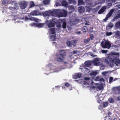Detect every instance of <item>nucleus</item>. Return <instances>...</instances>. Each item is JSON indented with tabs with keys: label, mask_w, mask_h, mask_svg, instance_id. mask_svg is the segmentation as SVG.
<instances>
[{
	"label": "nucleus",
	"mask_w": 120,
	"mask_h": 120,
	"mask_svg": "<svg viewBox=\"0 0 120 120\" xmlns=\"http://www.w3.org/2000/svg\"><path fill=\"white\" fill-rule=\"evenodd\" d=\"M66 56L65 51L64 50H61L59 52V53L56 55L55 60L57 62H63L64 64L67 65L68 64V63L67 62L64 61Z\"/></svg>",
	"instance_id": "obj_1"
},
{
	"label": "nucleus",
	"mask_w": 120,
	"mask_h": 120,
	"mask_svg": "<svg viewBox=\"0 0 120 120\" xmlns=\"http://www.w3.org/2000/svg\"><path fill=\"white\" fill-rule=\"evenodd\" d=\"M101 45L103 48L110 49L111 46V44L108 41H105V42L102 41L101 43Z\"/></svg>",
	"instance_id": "obj_2"
},
{
	"label": "nucleus",
	"mask_w": 120,
	"mask_h": 120,
	"mask_svg": "<svg viewBox=\"0 0 120 120\" xmlns=\"http://www.w3.org/2000/svg\"><path fill=\"white\" fill-rule=\"evenodd\" d=\"M116 54L111 55L113 57L112 58V61L116 66H118L120 64V61L119 58L115 56Z\"/></svg>",
	"instance_id": "obj_3"
},
{
	"label": "nucleus",
	"mask_w": 120,
	"mask_h": 120,
	"mask_svg": "<svg viewBox=\"0 0 120 120\" xmlns=\"http://www.w3.org/2000/svg\"><path fill=\"white\" fill-rule=\"evenodd\" d=\"M46 23L49 28L55 26V22L53 19L49 20H47L46 21Z\"/></svg>",
	"instance_id": "obj_4"
},
{
	"label": "nucleus",
	"mask_w": 120,
	"mask_h": 120,
	"mask_svg": "<svg viewBox=\"0 0 120 120\" xmlns=\"http://www.w3.org/2000/svg\"><path fill=\"white\" fill-rule=\"evenodd\" d=\"M112 56L109 55L107 57H106L105 62L108 64H109V65L111 67H113L114 66L113 64L111 65V63L112 62V58L113 57Z\"/></svg>",
	"instance_id": "obj_5"
},
{
	"label": "nucleus",
	"mask_w": 120,
	"mask_h": 120,
	"mask_svg": "<svg viewBox=\"0 0 120 120\" xmlns=\"http://www.w3.org/2000/svg\"><path fill=\"white\" fill-rule=\"evenodd\" d=\"M92 62L94 65L96 66H101L102 64H100V60L97 58H95Z\"/></svg>",
	"instance_id": "obj_6"
},
{
	"label": "nucleus",
	"mask_w": 120,
	"mask_h": 120,
	"mask_svg": "<svg viewBox=\"0 0 120 120\" xmlns=\"http://www.w3.org/2000/svg\"><path fill=\"white\" fill-rule=\"evenodd\" d=\"M27 5V3L25 1H22L20 3V7L22 9H25Z\"/></svg>",
	"instance_id": "obj_7"
},
{
	"label": "nucleus",
	"mask_w": 120,
	"mask_h": 120,
	"mask_svg": "<svg viewBox=\"0 0 120 120\" xmlns=\"http://www.w3.org/2000/svg\"><path fill=\"white\" fill-rule=\"evenodd\" d=\"M19 7L18 5H16L14 7H10L9 8L11 10V11L12 13H16V11L19 9Z\"/></svg>",
	"instance_id": "obj_8"
},
{
	"label": "nucleus",
	"mask_w": 120,
	"mask_h": 120,
	"mask_svg": "<svg viewBox=\"0 0 120 120\" xmlns=\"http://www.w3.org/2000/svg\"><path fill=\"white\" fill-rule=\"evenodd\" d=\"M99 4L97 2L93 1L88 4L87 5L91 7H94Z\"/></svg>",
	"instance_id": "obj_9"
},
{
	"label": "nucleus",
	"mask_w": 120,
	"mask_h": 120,
	"mask_svg": "<svg viewBox=\"0 0 120 120\" xmlns=\"http://www.w3.org/2000/svg\"><path fill=\"white\" fill-rule=\"evenodd\" d=\"M95 84V86H93V87L94 88H98L99 89L101 90L103 88V85L101 84H99L98 83H94Z\"/></svg>",
	"instance_id": "obj_10"
},
{
	"label": "nucleus",
	"mask_w": 120,
	"mask_h": 120,
	"mask_svg": "<svg viewBox=\"0 0 120 120\" xmlns=\"http://www.w3.org/2000/svg\"><path fill=\"white\" fill-rule=\"evenodd\" d=\"M82 74L81 73H76L74 76L75 79H76L81 78L82 76Z\"/></svg>",
	"instance_id": "obj_11"
},
{
	"label": "nucleus",
	"mask_w": 120,
	"mask_h": 120,
	"mask_svg": "<svg viewBox=\"0 0 120 120\" xmlns=\"http://www.w3.org/2000/svg\"><path fill=\"white\" fill-rule=\"evenodd\" d=\"M106 8L107 7L106 6H103L98 11V14H100L102 13L105 11Z\"/></svg>",
	"instance_id": "obj_12"
},
{
	"label": "nucleus",
	"mask_w": 120,
	"mask_h": 120,
	"mask_svg": "<svg viewBox=\"0 0 120 120\" xmlns=\"http://www.w3.org/2000/svg\"><path fill=\"white\" fill-rule=\"evenodd\" d=\"M78 10L80 13H82L84 12L85 11V8L83 6H81L78 8Z\"/></svg>",
	"instance_id": "obj_13"
},
{
	"label": "nucleus",
	"mask_w": 120,
	"mask_h": 120,
	"mask_svg": "<svg viewBox=\"0 0 120 120\" xmlns=\"http://www.w3.org/2000/svg\"><path fill=\"white\" fill-rule=\"evenodd\" d=\"M114 11V9H111L109 12L107 14L106 16L109 18L112 15Z\"/></svg>",
	"instance_id": "obj_14"
},
{
	"label": "nucleus",
	"mask_w": 120,
	"mask_h": 120,
	"mask_svg": "<svg viewBox=\"0 0 120 120\" xmlns=\"http://www.w3.org/2000/svg\"><path fill=\"white\" fill-rule=\"evenodd\" d=\"M61 22H63L62 25V27L63 29H65L66 27V23L65 19H63L61 20Z\"/></svg>",
	"instance_id": "obj_15"
},
{
	"label": "nucleus",
	"mask_w": 120,
	"mask_h": 120,
	"mask_svg": "<svg viewBox=\"0 0 120 120\" xmlns=\"http://www.w3.org/2000/svg\"><path fill=\"white\" fill-rule=\"evenodd\" d=\"M84 64L86 67H89L91 65V63L90 61H88L85 62Z\"/></svg>",
	"instance_id": "obj_16"
},
{
	"label": "nucleus",
	"mask_w": 120,
	"mask_h": 120,
	"mask_svg": "<svg viewBox=\"0 0 120 120\" xmlns=\"http://www.w3.org/2000/svg\"><path fill=\"white\" fill-rule=\"evenodd\" d=\"M85 3L82 0H78V5H84Z\"/></svg>",
	"instance_id": "obj_17"
},
{
	"label": "nucleus",
	"mask_w": 120,
	"mask_h": 120,
	"mask_svg": "<svg viewBox=\"0 0 120 120\" xmlns=\"http://www.w3.org/2000/svg\"><path fill=\"white\" fill-rule=\"evenodd\" d=\"M30 14L33 16H36L38 15V11L36 10L33 11L32 12H31Z\"/></svg>",
	"instance_id": "obj_18"
},
{
	"label": "nucleus",
	"mask_w": 120,
	"mask_h": 120,
	"mask_svg": "<svg viewBox=\"0 0 120 120\" xmlns=\"http://www.w3.org/2000/svg\"><path fill=\"white\" fill-rule=\"evenodd\" d=\"M115 26L116 28L120 29V21L116 22L115 24Z\"/></svg>",
	"instance_id": "obj_19"
},
{
	"label": "nucleus",
	"mask_w": 120,
	"mask_h": 120,
	"mask_svg": "<svg viewBox=\"0 0 120 120\" xmlns=\"http://www.w3.org/2000/svg\"><path fill=\"white\" fill-rule=\"evenodd\" d=\"M98 74V72L96 71H92L90 73V76L96 75Z\"/></svg>",
	"instance_id": "obj_20"
},
{
	"label": "nucleus",
	"mask_w": 120,
	"mask_h": 120,
	"mask_svg": "<svg viewBox=\"0 0 120 120\" xmlns=\"http://www.w3.org/2000/svg\"><path fill=\"white\" fill-rule=\"evenodd\" d=\"M86 8V11L87 12H90L91 10V8L88 6L86 5L85 6Z\"/></svg>",
	"instance_id": "obj_21"
},
{
	"label": "nucleus",
	"mask_w": 120,
	"mask_h": 120,
	"mask_svg": "<svg viewBox=\"0 0 120 120\" xmlns=\"http://www.w3.org/2000/svg\"><path fill=\"white\" fill-rule=\"evenodd\" d=\"M101 6H97L96 7L94 8L93 9V11L94 12H96L100 8Z\"/></svg>",
	"instance_id": "obj_22"
},
{
	"label": "nucleus",
	"mask_w": 120,
	"mask_h": 120,
	"mask_svg": "<svg viewBox=\"0 0 120 120\" xmlns=\"http://www.w3.org/2000/svg\"><path fill=\"white\" fill-rule=\"evenodd\" d=\"M36 26L38 28H42L44 26V23H37Z\"/></svg>",
	"instance_id": "obj_23"
},
{
	"label": "nucleus",
	"mask_w": 120,
	"mask_h": 120,
	"mask_svg": "<svg viewBox=\"0 0 120 120\" xmlns=\"http://www.w3.org/2000/svg\"><path fill=\"white\" fill-rule=\"evenodd\" d=\"M67 46L69 47H72V45H73V44L70 41H68L66 42Z\"/></svg>",
	"instance_id": "obj_24"
},
{
	"label": "nucleus",
	"mask_w": 120,
	"mask_h": 120,
	"mask_svg": "<svg viewBox=\"0 0 120 120\" xmlns=\"http://www.w3.org/2000/svg\"><path fill=\"white\" fill-rule=\"evenodd\" d=\"M89 83L87 82L86 81H85L83 82V86L84 87H87L89 86Z\"/></svg>",
	"instance_id": "obj_25"
},
{
	"label": "nucleus",
	"mask_w": 120,
	"mask_h": 120,
	"mask_svg": "<svg viewBox=\"0 0 120 120\" xmlns=\"http://www.w3.org/2000/svg\"><path fill=\"white\" fill-rule=\"evenodd\" d=\"M50 38L51 40L54 41L56 39V36L55 35H52L50 36Z\"/></svg>",
	"instance_id": "obj_26"
},
{
	"label": "nucleus",
	"mask_w": 120,
	"mask_h": 120,
	"mask_svg": "<svg viewBox=\"0 0 120 120\" xmlns=\"http://www.w3.org/2000/svg\"><path fill=\"white\" fill-rule=\"evenodd\" d=\"M82 29L83 31L86 32L87 31L88 29L86 26H84L82 28Z\"/></svg>",
	"instance_id": "obj_27"
},
{
	"label": "nucleus",
	"mask_w": 120,
	"mask_h": 120,
	"mask_svg": "<svg viewBox=\"0 0 120 120\" xmlns=\"http://www.w3.org/2000/svg\"><path fill=\"white\" fill-rule=\"evenodd\" d=\"M50 31L52 34H54L55 33V30L54 28H51L50 29Z\"/></svg>",
	"instance_id": "obj_28"
},
{
	"label": "nucleus",
	"mask_w": 120,
	"mask_h": 120,
	"mask_svg": "<svg viewBox=\"0 0 120 120\" xmlns=\"http://www.w3.org/2000/svg\"><path fill=\"white\" fill-rule=\"evenodd\" d=\"M43 15L44 16L46 17L49 16V12L47 11H45L43 13Z\"/></svg>",
	"instance_id": "obj_29"
},
{
	"label": "nucleus",
	"mask_w": 120,
	"mask_h": 120,
	"mask_svg": "<svg viewBox=\"0 0 120 120\" xmlns=\"http://www.w3.org/2000/svg\"><path fill=\"white\" fill-rule=\"evenodd\" d=\"M61 4L63 6L66 7L68 5V3L67 2L65 1H64L62 2Z\"/></svg>",
	"instance_id": "obj_30"
},
{
	"label": "nucleus",
	"mask_w": 120,
	"mask_h": 120,
	"mask_svg": "<svg viewBox=\"0 0 120 120\" xmlns=\"http://www.w3.org/2000/svg\"><path fill=\"white\" fill-rule=\"evenodd\" d=\"M50 3L49 0H44L43 1V3L45 5L48 4Z\"/></svg>",
	"instance_id": "obj_31"
},
{
	"label": "nucleus",
	"mask_w": 120,
	"mask_h": 120,
	"mask_svg": "<svg viewBox=\"0 0 120 120\" xmlns=\"http://www.w3.org/2000/svg\"><path fill=\"white\" fill-rule=\"evenodd\" d=\"M30 8H32L33 7L35 6V4L33 1H31L30 2Z\"/></svg>",
	"instance_id": "obj_32"
},
{
	"label": "nucleus",
	"mask_w": 120,
	"mask_h": 120,
	"mask_svg": "<svg viewBox=\"0 0 120 120\" xmlns=\"http://www.w3.org/2000/svg\"><path fill=\"white\" fill-rule=\"evenodd\" d=\"M62 15L63 17H65L67 15V12L66 11H64L63 12H62Z\"/></svg>",
	"instance_id": "obj_33"
},
{
	"label": "nucleus",
	"mask_w": 120,
	"mask_h": 120,
	"mask_svg": "<svg viewBox=\"0 0 120 120\" xmlns=\"http://www.w3.org/2000/svg\"><path fill=\"white\" fill-rule=\"evenodd\" d=\"M102 104H103V106L105 108L108 105V102H105L103 103Z\"/></svg>",
	"instance_id": "obj_34"
},
{
	"label": "nucleus",
	"mask_w": 120,
	"mask_h": 120,
	"mask_svg": "<svg viewBox=\"0 0 120 120\" xmlns=\"http://www.w3.org/2000/svg\"><path fill=\"white\" fill-rule=\"evenodd\" d=\"M101 79L103 80H104L103 78H102ZM94 80L96 81H98L100 80H101V79H100L99 77V76H97L94 79Z\"/></svg>",
	"instance_id": "obj_35"
},
{
	"label": "nucleus",
	"mask_w": 120,
	"mask_h": 120,
	"mask_svg": "<svg viewBox=\"0 0 120 120\" xmlns=\"http://www.w3.org/2000/svg\"><path fill=\"white\" fill-rule=\"evenodd\" d=\"M113 26V24L112 22L109 23L108 24V26L110 28H112Z\"/></svg>",
	"instance_id": "obj_36"
},
{
	"label": "nucleus",
	"mask_w": 120,
	"mask_h": 120,
	"mask_svg": "<svg viewBox=\"0 0 120 120\" xmlns=\"http://www.w3.org/2000/svg\"><path fill=\"white\" fill-rule=\"evenodd\" d=\"M69 4H75L76 2L75 0H68Z\"/></svg>",
	"instance_id": "obj_37"
},
{
	"label": "nucleus",
	"mask_w": 120,
	"mask_h": 120,
	"mask_svg": "<svg viewBox=\"0 0 120 120\" xmlns=\"http://www.w3.org/2000/svg\"><path fill=\"white\" fill-rule=\"evenodd\" d=\"M90 41V38H88L87 39H84V41L85 43H86L89 42Z\"/></svg>",
	"instance_id": "obj_38"
},
{
	"label": "nucleus",
	"mask_w": 120,
	"mask_h": 120,
	"mask_svg": "<svg viewBox=\"0 0 120 120\" xmlns=\"http://www.w3.org/2000/svg\"><path fill=\"white\" fill-rule=\"evenodd\" d=\"M108 100L110 103H113L114 102V101L112 98H110Z\"/></svg>",
	"instance_id": "obj_39"
},
{
	"label": "nucleus",
	"mask_w": 120,
	"mask_h": 120,
	"mask_svg": "<svg viewBox=\"0 0 120 120\" xmlns=\"http://www.w3.org/2000/svg\"><path fill=\"white\" fill-rule=\"evenodd\" d=\"M105 120H112V118L110 116L105 117Z\"/></svg>",
	"instance_id": "obj_40"
},
{
	"label": "nucleus",
	"mask_w": 120,
	"mask_h": 120,
	"mask_svg": "<svg viewBox=\"0 0 120 120\" xmlns=\"http://www.w3.org/2000/svg\"><path fill=\"white\" fill-rule=\"evenodd\" d=\"M65 86L67 87H69L70 86H71L70 84L68 82H66L65 84Z\"/></svg>",
	"instance_id": "obj_41"
},
{
	"label": "nucleus",
	"mask_w": 120,
	"mask_h": 120,
	"mask_svg": "<svg viewBox=\"0 0 120 120\" xmlns=\"http://www.w3.org/2000/svg\"><path fill=\"white\" fill-rule=\"evenodd\" d=\"M115 34L118 36H120V30L117 31Z\"/></svg>",
	"instance_id": "obj_42"
},
{
	"label": "nucleus",
	"mask_w": 120,
	"mask_h": 120,
	"mask_svg": "<svg viewBox=\"0 0 120 120\" xmlns=\"http://www.w3.org/2000/svg\"><path fill=\"white\" fill-rule=\"evenodd\" d=\"M85 69V71L86 73H89L90 71V70L88 68H84Z\"/></svg>",
	"instance_id": "obj_43"
},
{
	"label": "nucleus",
	"mask_w": 120,
	"mask_h": 120,
	"mask_svg": "<svg viewBox=\"0 0 120 120\" xmlns=\"http://www.w3.org/2000/svg\"><path fill=\"white\" fill-rule=\"evenodd\" d=\"M112 33L111 32H107L106 33V35L107 36H109L112 34Z\"/></svg>",
	"instance_id": "obj_44"
},
{
	"label": "nucleus",
	"mask_w": 120,
	"mask_h": 120,
	"mask_svg": "<svg viewBox=\"0 0 120 120\" xmlns=\"http://www.w3.org/2000/svg\"><path fill=\"white\" fill-rule=\"evenodd\" d=\"M113 78L112 77H110L109 79V83H111L113 81Z\"/></svg>",
	"instance_id": "obj_45"
},
{
	"label": "nucleus",
	"mask_w": 120,
	"mask_h": 120,
	"mask_svg": "<svg viewBox=\"0 0 120 120\" xmlns=\"http://www.w3.org/2000/svg\"><path fill=\"white\" fill-rule=\"evenodd\" d=\"M37 23H35L33 22L32 23H31L30 24V25L32 26H34V27L36 26Z\"/></svg>",
	"instance_id": "obj_46"
},
{
	"label": "nucleus",
	"mask_w": 120,
	"mask_h": 120,
	"mask_svg": "<svg viewBox=\"0 0 120 120\" xmlns=\"http://www.w3.org/2000/svg\"><path fill=\"white\" fill-rule=\"evenodd\" d=\"M101 66L100 67V69L101 70H103L105 69V66L104 65H101Z\"/></svg>",
	"instance_id": "obj_47"
},
{
	"label": "nucleus",
	"mask_w": 120,
	"mask_h": 120,
	"mask_svg": "<svg viewBox=\"0 0 120 120\" xmlns=\"http://www.w3.org/2000/svg\"><path fill=\"white\" fill-rule=\"evenodd\" d=\"M82 21V22H86V18H82L81 19Z\"/></svg>",
	"instance_id": "obj_48"
},
{
	"label": "nucleus",
	"mask_w": 120,
	"mask_h": 120,
	"mask_svg": "<svg viewBox=\"0 0 120 120\" xmlns=\"http://www.w3.org/2000/svg\"><path fill=\"white\" fill-rule=\"evenodd\" d=\"M119 18H118V16L117 15L115 17H114L113 18V21H115L116 20L119 19Z\"/></svg>",
	"instance_id": "obj_49"
},
{
	"label": "nucleus",
	"mask_w": 120,
	"mask_h": 120,
	"mask_svg": "<svg viewBox=\"0 0 120 120\" xmlns=\"http://www.w3.org/2000/svg\"><path fill=\"white\" fill-rule=\"evenodd\" d=\"M7 3V2L6 0H3L2 1V4H3L5 5Z\"/></svg>",
	"instance_id": "obj_50"
},
{
	"label": "nucleus",
	"mask_w": 120,
	"mask_h": 120,
	"mask_svg": "<svg viewBox=\"0 0 120 120\" xmlns=\"http://www.w3.org/2000/svg\"><path fill=\"white\" fill-rule=\"evenodd\" d=\"M58 16L60 17H63V15H62V12H59L58 14Z\"/></svg>",
	"instance_id": "obj_51"
},
{
	"label": "nucleus",
	"mask_w": 120,
	"mask_h": 120,
	"mask_svg": "<svg viewBox=\"0 0 120 120\" xmlns=\"http://www.w3.org/2000/svg\"><path fill=\"white\" fill-rule=\"evenodd\" d=\"M24 19L26 21L29 19V18L27 17H25V18H23V19Z\"/></svg>",
	"instance_id": "obj_52"
},
{
	"label": "nucleus",
	"mask_w": 120,
	"mask_h": 120,
	"mask_svg": "<svg viewBox=\"0 0 120 120\" xmlns=\"http://www.w3.org/2000/svg\"><path fill=\"white\" fill-rule=\"evenodd\" d=\"M94 36L93 34H91L90 35V38L91 40H92L94 38Z\"/></svg>",
	"instance_id": "obj_53"
},
{
	"label": "nucleus",
	"mask_w": 120,
	"mask_h": 120,
	"mask_svg": "<svg viewBox=\"0 0 120 120\" xmlns=\"http://www.w3.org/2000/svg\"><path fill=\"white\" fill-rule=\"evenodd\" d=\"M84 79L86 80H88L90 79V78L88 77H85Z\"/></svg>",
	"instance_id": "obj_54"
},
{
	"label": "nucleus",
	"mask_w": 120,
	"mask_h": 120,
	"mask_svg": "<svg viewBox=\"0 0 120 120\" xmlns=\"http://www.w3.org/2000/svg\"><path fill=\"white\" fill-rule=\"evenodd\" d=\"M107 52L106 50H103L102 51V53H106Z\"/></svg>",
	"instance_id": "obj_55"
},
{
	"label": "nucleus",
	"mask_w": 120,
	"mask_h": 120,
	"mask_svg": "<svg viewBox=\"0 0 120 120\" xmlns=\"http://www.w3.org/2000/svg\"><path fill=\"white\" fill-rule=\"evenodd\" d=\"M93 27H90V28L89 29V31H90L91 32H92L93 31Z\"/></svg>",
	"instance_id": "obj_56"
},
{
	"label": "nucleus",
	"mask_w": 120,
	"mask_h": 120,
	"mask_svg": "<svg viewBox=\"0 0 120 120\" xmlns=\"http://www.w3.org/2000/svg\"><path fill=\"white\" fill-rule=\"evenodd\" d=\"M112 114L111 112H108V116H110Z\"/></svg>",
	"instance_id": "obj_57"
},
{
	"label": "nucleus",
	"mask_w": 120,
	"mask_h": 120,
	"mask_svg": "<svg viewBox=\"0 0 120 120\" xmlns=\"http://www.w3.org/2000/svg\"><path fill=\"white\" fill-rule=\"evenodd\" d=\"M107 73L106 72H104L102 73V74L104 75H105L107 74Z\"/></svg>",
	"instance_id": "obj_58"
},
{
	"label": "nucleus",
	"mask_w": 120,
	"mask_h": 120,
	"mask_svg": "<svg viewBox=\"0 0 120 120\" xmlns=\"http://www.w3.org/2000/svg\"><path fill=\"white\" fill-rule=\"evenodd\" d=\"M117 99L118 101H120V96L117 97Z\"/></svg>",
	"instance_id": "obj_59"
},
{
	"label": "nucleus",
	"mask_w": 120,
	"mask_h": 120,
	"mask_svg": "<svg viewBox=\"0 0 120 120\" xmlns=\"http://www.w3.org/2000/svg\"><path fill=\"white\" fill-rule=\"evenodd\" d=\"M109 18L106 16L105 19H104L105 21L107 20Z\"/></svg>",
	"instance_id": "obj_60"
},
{
	"label": "nucleus",
	"mask_w": 120,
	"mask_h": 120,
	"mask_svg": "<svg viewBox=\"0 0 120 120\" xmlns=\"http://www.w3.org/2000/svg\"><path fill=\"white\" fill-rule=\"evenodd\" d=\"M56 6L57 7L59 5V4L58 2L56 3Z\"/></svg>",
	"instance_id": "obj_61"
},
{
	"label": "nucleus",
	"mask_w": 120,
	"mask_h": 120,
	"mask_svg": "<svg viewBox=\"0 0 120 120\" xmlns=\"http://www.w3.org/2000/svg\"><path fill=\"white\" fill-rule=\"evenodd\" d=\"M81 32L80 31H77L76 32V33L77 34H81Z\"/></svg>",
	"instance_id": "obj_62"
},
{
	"label": "nucleus",
	"mask_w": 120,
	"mask_h": 120,
	"mask_svg": "<svg viewBox=\"0 0 120 120\" xmlns=\"http://www.w3.org/2000/svg\"><path fill=\"white\" fill-rule=\"evenodd\" d=\"M89 22H86L85 23V25H89Z\"/></svg>",
	"instance_id": "obj_63"
},
{
	"label": "nucleus",
	"mask_w": 120,
	"mask_h": 120,
	"mask_svg": "<svg viewBox=\"0 0 120 120\" xmlns=\"http://www.w3.org/2000/svg\"><path fill=\"white\" fill-rule=\"evenodd\" d=\"M77 51H75L73 52V53L74 54H76V53H77Z\"/></svg>",
	"instance_id": "obj_64"
}]
</instances>
